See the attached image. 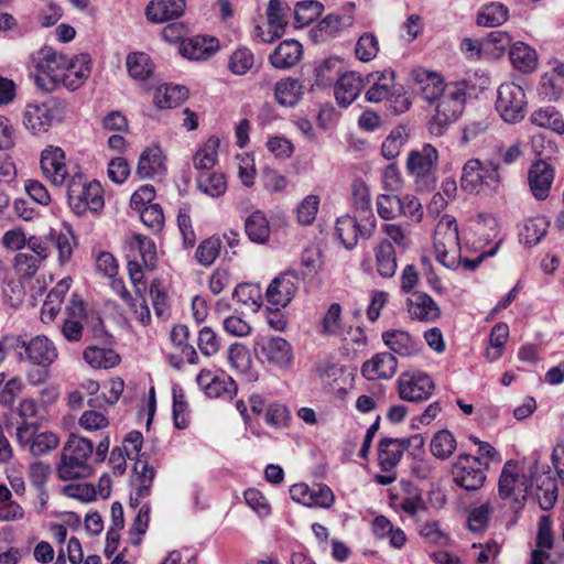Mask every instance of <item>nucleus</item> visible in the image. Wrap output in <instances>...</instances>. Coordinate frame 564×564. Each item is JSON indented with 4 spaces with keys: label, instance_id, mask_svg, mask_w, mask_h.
I'll return each instance as SVG.
<instances>
[{
    "label": "nucleus",
    "instance_id": "obj_27",
    "mask_svg": "<svg viewBox=\"0 0 564 564\" xmlns=\"http://www.w3.org/2000/svg\"><path fill=\"white\" fill-rule=\"evenodd\" d=\"M303 55L302 44L295 40H285L269 56L274 68L288 69L296 65Z\"/></svg>",
    "mask_w": 564,
    "mask_h": 564
},
{
    "label": "nucleus",
    "instance_id": "obj_20",
    "mask_svg": "<svg viewBox=\"0 0 564 564\" xmlns=\"http://www.w3.org/2000/svg\"><path fill=\"white\" fill-rule=\"evenodd\" d=\"M554 181L553 167L543 160L533 162L528 171V183L535 199L545 200L549 197Z\"/></svg>",
    "mask_w": 564,
    "mask_h": 564
},
{
    "label": "nucleus",
    "instance_id": "obj_41",
    "mask_svg": "<svg viewBox=\"0 0 564 564\" xmlns=\"http://www.w3.org/2000/svg\"><path fill=\"white\" fill-rule=\"evenodd\" d=\"M289 7H284L280 0H270L267 9L268 17V25L270 28V32L272 33L271 37L264 40L265 42H271L274 39L281 37L284 32V28L288 24L286 21V11Z\"/></svg>",
    "mask_w": 564,
    "mask_h": 564
},
{
    "label": "nucleus",
    "instance_id": "obj_38",
    "mask_svg": "<svg viewBox=\"0 0 564 564\" xmlns=\"http://www.w3.org/2000/svg\"><path fill=\"white\" fill-rule=\"evenodd\" d=\"M482 172L484 163L480 160H468L462 169V188L469 193H479L484 185Z\"/></svg>",
    "mask_w": 564,
    "mask_h": 564
},
{
    "label": "nucleus",
    "instance_id": "obj_54",
    "mask_svg": "<svg viewBox=\"0 0 564 564\" xmlns=\"http://www.w3.org/2000/svg\"><path fill=\"white\" fill-rule=\"evenodd\" d=\"M58 444L59 438L53 432L36 433L29 447V452L33 456H42L55 449Z\"/></svg>",
    "mask_w": 564,
    "mask_h": 564
},
{
    "label": "nucleus",
    "instance_id": "obj_32",
    "mask_svg": "<svg viewBox=\"0 0 564 564\" xmlns=\"http://www.w3.org/2000/svg\"><path fill=\"white\" fill-rule=\"evenodd\" d=\"M415 82L422 98L431 104H435L446 88L438 74L427 70L416 72Z\"/></svg>",
    "mask_w": 564,
    "mask_h": 564
},
{
    "label": "nucleus",
    "instance_id": "obj_45",
    "mask_svg": "<svg viewBox=\"0 0 564 564\" xmlns=\"http://www.w3.org/2000/svg\"><path fill=\"white\" fill-rule=\"evenodd\" d=\"M245 230L253 242L263 243L270 236L269 221L260 210L253 212L245 223Z\"/></svg>",
    "mask_w": 564,
    "mask_h": 564
},
{
    "label": "nucleus",
    "instance_id": "obj_52",
    "mask_svg": "<svg viewBox=\"0 0 564 564\" xmlns=\"http://www.w3.org/2000/svg\"><path fill=\"white\" fill-rule=\"evenodd\" d=\"M341 306L333 303L321 321V333L327 336H336L341 333Z\"/></svg>",
    "mask_w": 564,
    "mask_h": 564
},
{
    "label": "nucleus",
    "instance_id": "obj_15",
    "mask_svg": "<svg viewBox=\"0 0 564 564\" xmlns=\"http://www.w3.org/2000/svg\"><path fill=\"white\" fill-rule=\"evenodd\" d=\"M58 105L55 101L29 104L23 113V124L32 134L47 132L56 118Z\"/></svg>",
    "mask_w": 564,
    "mask_h": 564
},
{
    "label": "nucleus",
    "instance_id": "obj_44",
    "mask_svg": "<svg viewBox=\"0 0 564 564\" xmlns=\"http://www.w3.org/2000/svg\"><path fill=\"white\" fill-rule=\"evenodd\" d=\"M509 18L508 8L500 2L485 4L477 14V23L481 26L495 28L505 23Z\"/></svg>",
    "mask_w": 564,
    "mask_h": 564
},
{
    "label": "nucleus",
    "instance_id": "obj_33",
    "mask_svg": "<svg viewBox=\"0 0 564 564\" xmlns=\"http://www.w3.org/2000/svg\"><path fill=\"white\" fill-rule=\"evenodd\" d=\"M510 61L516 69L529 74L538 66V54L524 42H516L509 51Z\"/></svg>",
    "mask_w": 564,
    "mask_h": 564
},
{
    "label": "nucleus",
    "instance_id": "obj_25",
    "mask_svg": "<svg viewBox=\"0 0 564 564\" xmlns=\"http://www.w3.org/2000/svg\"><path fill=\"white\" fill-rule=\"evenodd\" d=\"M564 93V63L555 61L551 70L544 73L539 85V94L549 101L557 100Z\"/></svg>",
    "mask_w": 564,
    "mask_h": 564
},
{
    "label": "nucleus",
    "instance_id": "obj_51",
    "mask_svg": "<svg viewBox=\"0 0 564 564\" xmlns=\"http://www.w3.org/2000/svg\"><path fill=\"white\" fill-rule=\"evenodd\" d=\"M254 65V55L251 50L241 47L236 50L229 57L228 67L235 75H245Z\"/></svg>",
    "mask_w": 564,
    "mask_h": 564
},
{
    "label": "nucleus",
    "instance_id": "obj_26",
    "mask_svg": "<svg viewBox=\"0 0 564 564\" xmlns=\"http://www.w3.org/2000/svg\"><path fill=\"white\" fill-rule=\"evenodd\" d=\"M365 80L360 74L348 72L343 74L335 84V97L339 105L347 107L360 94Z\"/></svg>",
    "mask_w": 564,
    "mask_h": 564
},
{
    "label": "nucleus",
    "instance_id": "obj_22",
    "mask_svg": "<svg viewBox=\"0 0 564 564\" xmlns=\"http://www.w3.org/2000/svg\"><path fill=\"white\" fill-rule=\"evenodd\" d=\"M135 173L141 178H153L166 173V158L159 145H151L141 152Z\"/></svg>",
    "mask_w": 564,
    "mask_h": 564
},
{
    "label": "nucleus",
    "instance_id": "obj_21",
    "mask_svg": "<svg viewBox=\"0 0 564 564\" xmlns=\"http://www.w3.org/2000/svg\"><path fill=\"white\" fill-rule=\"evenodd\" d=\"M365 83L369 86L366 99L370 102H381L393 97L394 73L391 69L373 72L367 75Z\"/></svg>",
    "mask_w": 564,
    "mask_h": 564
},
{
    "label": "nucleus",
    "instance_id": "obj_49",
    "mask_svg": "<svg viewBox=\"0 0 564 564\" xmlns=\"http://www.w3.org/2000/svg\"><path fill=\"white\" fill-rule=\"evenodd\" d=\"M509 337V327L505 323L496 324L490 333L489 347L486 349V357L490 361H495L503 352L505 345Z\"/></svg>",
    "mask_w": 564,
    "mask_h": 564
},
{
    "label": "nucleus",
    "instance_id": "obj_63",
    "mask_svg": "<svg viewBox=\"0 0 564 564\" xmlns=\"http://www.w3.org/2000/svg\"><path fill=\"white\" fill-rule=\"evenodd\" d=\"M140 209V218L147 227L154 231H158L163 227L164 215L159 204H150Z\"/></svg>",
    "mask_w": 564,
    "mask_h": 564
},
{
    "label": "nucleus",
    "instance_id": "obj_48",
    "mask_svg": "<svg viewBox=\"0 0 564 564\" xmlns=\"http://www.w3.org/2000/svg\"><path fill=\"white\" fill-rule=\"evenodd\" d=\"M430 448L434 457L445 460L455 452L456 440L449 431L442 430L432 437Z\"/></svg>",
    "mask_w": 564,
    "mask_h": 564
},
{
    "label": "nucleus",
    "instance_id": "obj_57",
    "mask_svg": "<svg viewBox=\"0 0 564 564\" xmlns=\"http://www.w3.org/2000/svg\"><path fill=\"white\" fill-rule=\"evenodd\" d=\"M378 215L386 220L395 219L400 216V197L390 194H380L376 202Z\"/></svg>",
    "mask_w": 564,
    "mask_h": 564
},
{
    "label": "nucleus",
    "instance_id": "obj_34",
    "mask_svg": "<svg viewBox=\"0 0 564 564\" xmlns=\"http://www.w3.org/2000/svg\"><path fill=\"white\" fill-rule=\"evenodd\" d=\"M220 141L217 137L208 138L194 153L193 165L199 172H209L218 162Z\"/></svg>",
    "mask_w": 564,
    "mask_h": 564
},
{
    "label": "nucleus",
    "instance_id": "obj_37",
    "mask_svg": "<svg viewBox=\"0 0 564 564\" xmlns=\"http://www.w3.org/2000/svg\"><path fill=\"white\" fill-rule=\"evenodd\" d=\"M188 96V90L184 86L162 85L155 89L153 101L160 109H170L177 107Z\"/></svg>",
    "mask_w": 564,
    "mask_h": 564
},
{
    "label": "nucleus",
    "instance_id": "obj_9",
    "mask_svg": "<svg viewBox=\"0 0 564 564\" xmlns=\"http://www.w3.org/2000/svg\"><path fill=\"white\" fill-rule=\"evenodd\" d=\"M486 467L478 457L459 455L452 465L453 481L467 491L478 490L486 480Z\"/></svg>",
    "mask_w": 564,
    "mask_h": 564
},
{
    "label": "nucleus",
    "instance_id": "obj_4",
    "mask_svg": "<svg viewBox=\"0 0 564 564\" xmlns=\"http://www.w3.org/2000/svg\"><path fill=\"white\" fill-rule=\"evenodd\" d=\"M434 251L436 259L445 268L456 269L460 263V242L455 218L444 215L434 231Z\"/></svg>",
    "mask_w": 564,
    "mask_h": 564
},
{
    "label": "nucleus",
    "instance_id": "obj_59",
    "mask_svg": "<svg viewBox=\"0 0 564 564\" xmlns=\"http://www.w3.org/2000/svg\"><path fill=\"white\" fill-rule=\"evenodd\" d=\"M405 140L406 135L402 128H397L392 130L390 134L386 138V140L382 142V155L388 160L397 158L400 154L401 149L405 143Z\"/></svg>",
    "mask_w": 564,
    "mask_h": 564
},
{
    "label": "nucleus",
    "instance_id": "obj_43",
    "mask_svg": "<svg viewBox=\"0 0 564 564\" xmlns=\"http://www.w3.org/2000/svg\"><path fill=\"white\" fill-rule=\"evenodd\" d=\"M214 39L206 40L200 37L189 39L181 45V53L184 57L192 61L208 58L216 50Z\"/></svg>",
    "mask_w": 564,
    "mask_h": 564
},
{
    "label": "nucleus",
    "instance_id": "obj_7",
    "mask_svg": "<svg viewBox=\"0 0 564 564\" xmlns=\"http://www.w3.org/2000/svg\"><path fill=\"white\" fill-rule=\"evenodd\" d=\"M41 170L53 186H67L72 174L76 170H80L78 165L68 163L66 154L59 147L48 145L41 153Z\"/></svg>",
    "mask_w": 564,
    "mask_h": 564
},
{
    "label": "nucleus",
    "instance_id": "obj_50",
    "mask_svg": "<svg viewBox=\"0 0 564 564\" xmlns=\"http://www.w3.org/2000/svg\"><path fill=\"white\" fill-rule=\"evenodd\" d=\"M549 221L544 217H534L525 221L521 238L527 246H534L545 236Z\"/></svg>",
    "mask_w": 564,
    "mask_h": 564
},
{
    "label": "nucleus",
    "instance_id": "obj_3",
    "mask_svg": "<svg viewBox=\"0 0 564 564\" xmlns=\"http://www.w3.org/2000/svg\"><path fill=\"white\" fill-rule=\"evenodd\" d=\"M67 200L72 210L82 216L86 212H99L104 208L105 200L101 184L88 181L82 170H76L67 183Z\"/></svg>",
    "mask_w": 564,
    "mask_h": 564
},
{
    "label": "nucleus",
    "instance_id": "obj_1",
    "mask_svg": "<svg viewBox=\"0 0 564 564\" xmlns=\"http://www.w3.org/2000/svg\"><path fill=\"white\" fill-rule=\"evenodd\" d=\"M94 453L91 441L86 437L70 434L62 449L59 462L56 465V476L59 480H75L87 478L93 474L89 459Z\"/></svg>",
    "mask_w": 564,
    "mask_h": 564
},
{
    "label": "nucleus",
    "instance_id": "obj_47",
    "mask_svg": "<svg viewBox=\"0 0 564 564\" xmlns=\"http://www.w3.org/2000/svg\"><path fill=\"white\" fill-rule=\"evenodd\" d=\"M127 68L130 76L137 80H145L153 74V63L145 53H132L127 57Z\"/></svg>",
    "mask_w": 564,
    "mask_h": 564
},
{
    "label": "nucleus",
    "instance_id": "obj_60",
    "mask_svg": "<svg viewBox=\"0 0 564 564\" xmlns=\"http://www.w3.org/2000/svg\"><path fill=\"white\" fill-rule=\"evenodd\" d=\"M382 231L390 242L392 241L400 248L406 249L411 245V232L401 224H384Z\"/></svg>",
    "mask_w": 564,
    "mask_h": 564
},
{
    "label": "nucleus",
    "instance_id": "obj_42",
    "mask_svg": "<svg viewBox=\"0 0 564 564\" xmlns=\"http://www.w3.org/2000/svg\"><path fill=\"white\" fill-rule=\"evenodd\" d=\"M84 359L96 369L112 368L120 362V357L113 349L98 346H90L86 348L84 351Z\"/></svg>",
    "mask_w": 564,
    "mask_h": 564
},
{
    "label": "nucleus",
    "instance_id": "obj_28",
    "mask_svg": "<svg viewBox=\"0 0 564 564\" xmlns=\"http://www.w3.org/2000/svg\"><path fill=\"white\" fill-rule=\"evenodd\" d=\"M185 9V0H152L147 9V18L154 23H163L181 17Z\"/></svg>",
    "mask_w": 564,
    "mask_h": 564
},
{
    "label": "nucleus",
    "instance_id": "obj_18",
    "mask_svg": "<svg viewBox=\"0 0 564 564\" xmlns=\"http://www.w3.org/2000/svg\"><path fill=\"white\" fill-rule=\"evenodd\" d=\"M19 346L24 348L32 364L43 368L50 367L58 358L55 344L44 335L35 336L30 341L20 340Z\"/></svg>",
    "mask_w": 564,
    "mask_h": 564
},
{
    "label": "nucleus",
    "instance_id": "obj_2",
    "mask_svg": "<svg viewBox=\"0 0 564 564\" xmlns=\"http://www.w3.org/2000/svg\"><path fill=\"white\" fill-rule=\"evenodd\" d=\"M467 83L465 80L446 84L435 105V113L429 122V131L435 137H441L447 128L464 112L467 99Z\"/></svg>",
    "mask_w": 564,
    "mask_h": 564
},
{
    "label": "nucleus",
    "instance_id": "obj_19",
    "mask_svg": "<svg viewBox=\"0 0 564 564\" xmlns=\"http://www.w3.org/2000/svg\"><path fill=\"white\" fill-rule=\"evenodd\" d=\"M196 381L209 398L229 400L237 393L236 382L225 373L214 376L209 370H202Z\"/></svg>",
    "mask_w": 564,
    "mask_h": 564
},
{
    "label": "nucleus",
    "instance_id": "obj_62",
    "mask_svg": "<svg viewBox=\"0 0 564 564\" xmlns=\"http://www.w3.org/2000/svg\"><path fill=\"white\" fill-rule=\"evenodd\" d=\"M197 346L205 356H214L220 348L219 339L210 327H203L198 333Z\"/></svg>",
    "mask_w": 564,
    "mask_h": 564
},
{
    "label": "nucleus",
    "instance_id": "obj_14",
    "mask_svg": "<svg viewBox=\"0 0 564 564\" xmlns=\"http://www.w3.org/2000/svg\"><path fill=\"white\" fill-rule=\"evenodd\" d=\"M299 275L293 271H288L274 278L269 284L265 297L268 303L275 307H285L295 296L299 290Z\"/></svg>",
    "mask_w": 564,
    "mask_h": 564
},
{
    "label": "nucleus",
    "instance_id": "obj_39",
    "mask_svg": "<svg viewBox=\"0 0 564 564\" xmlns=\"http://www.w3.org/2000/svg\"><path fill=\"white\" fill-rule=\"evenodd\" d=\"M50 241L51 248L54 247L57 250L59 263H67L70 260L74 247L76 246L75 236L72 229L65 226L64 229L59 231L51 230Z\"/></svg>",
    "mask_w": 564,
    "mask_h": 564
},
{
    "label": "nucleus",
    "instance_id": "obj_12",
    "mask_svg": "<svg viewBox=\"0 0 564 564\" xmlns=\"http://www.w3.org/2000/svg\"><path fill=\"white\" fill-rule=\"evenodd\" d=\"M254 351L262 362L276 368H289L293 360L290 343L279 336L259 338L254 344Z\"/></svg>",
    "mask_w": 564,
    "mask_h": 564
},
{
    "label": "nucleus",
    "instance_id": "obj_53",
    "mask_svg": "<svg viewBox=\"0 0 564 564\" xmlns=\"http://www.w3.org/2000/svg\"><path fill=\"white\" fill-rule=\"evenodd\" d=\"M221 241L219 237H210L205 239L196 249L195 257L197 261L208 267L213 264L219 254Z\"/></svg>",
    "mask_w": 564,
    "mask_h": 564
},
{
    "label": "nucleus",
    "instance_id": "obj_13",
    "mask_svg": "<svg viewBox=\"0 0 564 564\" xmlns=\"http://www.w3.org/2000/svg\"><path fill=\"white\" fill-rule=\"evenodd\" d=\"M434 382L422 371H406L398 378L399 397L408 402H423L434 391Z\"/></svg>",
    "mask_w": 564,
    "mask_h": 564
},
{
    "label": "nucleus",
    "instance_id": "obj_40",
    "mask_svg": "<svg viewBox=\"0 0 564 564\" xmlns=\"http://www.w3.org/2000/svg\"><path fill=\"white\" fill-rule=\"evenodd\" d=\"M197 187L209 197L217 198L227 191V180L220 172H199L196 177Z\"/></svg>",
    "mask_w": 564,
    "mask_h": 564
},
{
    "label": "nucleus",
    "instance_id": "obj_31",
    "mask_svg": "<svg viewBox=\"0 0 564 564\" xmlns=\"http://www.w3.org/2000/svg\"><path fill=\"white\" fill-rule=\"evenodd\" d=\"M382 340L401 357H411L420 352L419 344L404 330H387L382 334Z\"/></svg>",
    "mask_w": 564,
    "mask_h": 564
},
{
    "label": "nucleus",
    "instance_id": "obj_5",
    "mask_svg": "<svg viewBox=\"0 0 564 564\" xmlns=\"http://www.w3.org/2000/svg\"><path fill=\"white\" fill-rule=\"evenodd\" d=\"M67 59L68 56L57 53L51 46H44L34 52L31 55V61L37 72L35 75L36 86L47 93L56 90Z\"/></svg>",
    "mask_w": 564,
    "mask_h": 564
},
{
    "label": "nucleus",
    "instance_id": "obj_8",
    "mask_svg": "<svg viewBox=\"0 0 564 564\" xmlns=\"http://www.w3.org/2000/svg\"><path fill=\"white\" fill-rule=\"evenodd\" d=\"M410 446L409 438H382L378 447V464L384 475H376L380 485H390L397 479L394 468L401 460L404 451Z\"/></svg>",
    "mask_w": 564,
    "mask_h": 564
},
{
    "label": "nucleus",
    "instance_id": "obj_35",
    "mask_svg": "<svg viewBox=\"0 0 564 564\" xmlns=\"http://www.w3.org/2000/svg\"><path fill=\"white\" fill-rule=\"evenodd\" d=\"M303 96V85L299 79L288 77L275 84L274 98L285 107L295 106Z\"/></svg>",
    "mask_w": 564,
    "mask_h": 564
},
{
    "label": "nucleus",
    "instance_id": "obj_23",
    "mask_svg": "<svg viewBox=\"0 0 564 564\" xmlns=\"http://www.w3.org/2000/svg\"><path fill=\"white\" fill-rule=\"evenodd\" d=\"M406 307L410 317L420 322H434L441 315L438 305L423 292L412 293L406 300Z\"/></svg>",
    "mask_w": 564,
    "mask_h": 564
},
{
    "label": "nucleus",
    "instance_id": "obj_58",
    "mask_svg": "<svg viewBox=\"0 0 564 564\" xmlns=\"http://www.w3.org/2000/svg\"><path fill=\"white\" fill-rule=\"evenodd\" d=\"M228 360L230 366L241 373H247L250 369L251 358L249 350L242 344H232L228 349Z\"/></svg>",
    "mask_w": 564,
    "mask_h": 564
},
{
    "label": "nucleus",
    "instance_id": "obj_46",
    "mask_svg": "<svg viewBox=\"0 0 564 564\" xmlns=\"http://www.w3.org/2000/svg\"><path fill=\"white\" fill-rule=\"evenodd\" d=\"M324 11V4L317 0L299 1L294 7V24L303 28L312 23Z\"/></svg>",
    "mask_w": 564,
    "mask_h": 564
},
{
    "label": "nucleus",
    "instance_id": "obj_61",
    "mask_svg": "<svg viewBox=\"0 0 564 564\" xmlns=\"http://www.w3.org/2000/svg\"><path fill=\"white\" fill-rule=\"evenodd\" d=\"M536 499L543 510H550L554 507L557 500V486L550 477H546L538 488Z\"/></svg>",
    "mask_w": 564,
    "mask_h": 564
},
{
    "label": "nucleus",
    "instance_id": "obj_30",
    "mask_svg": "<svg viewBox=\"0 0 564 564\" xmlns=\"http://www.w3.org/2000/svg\"><path fill=\"white\" fill-rule=\"evenodd\" d=\"M375 265L382 278H392L397 271V254L392 242L382 239L373 249Z\"/></svg>",
    "mask_w": 564,
    "mask_h": 564
},
{
    "label": "nucleus",
    "instance_id": "obj_29",
    "mask_svg": "<svg viewBox=\"0 0 564 564\" xmlns=\"http://www.w3.org/2000/svg\"><path fill=\"white\" fill-rule=\"evenodd\" d=\"M133 470L135 496L130 498V503L131 506L137 507L142 499L150 495V489L155 477V470L147 460L143 459H137Z\"/></svg>",
    "mask_w": 564,
    "mask_h": 564
},
{
    "label": "nucleus",
    "instance_id": "obj_16",
    "mask_svg": "<svg viewBox=\"0 0 564 564\" xmlns=\"http://www.w3.org/2000/svg\"><path fill=\"white\" fill-rule=\"evenodd\" d=\"M368 226H360L352 216L345 215L337 219L335 232L343 246L351 250L357 246L358 239H368L372 236L376 228V219L370 214Z\"/></svg>",
    "mask_w": 564,
    "mask_h": 564
},
{
    "label": "nucleus",
    "instance_id": "obj_56",
    "mask_svg": "<svg viewBox=\"0 0 564 564\" xmlns=\"http://www.w3.org/2000/svg\"><path fill=\"white\" fill-rule=\"evenodd\" d=\"M39 258L31 253L20 252L13 259V267L20 279L30 280L40 268Z\"/></svg>",
    "mask_w": 564,
    "mask_h": 564
},
{
    "label": "nucleus",
    "instance_id": "obj_36",
    "mask_svg": "<svg viewBox=\"0 0 564 564\" xmlns=\"http://www.w3.org/2000/svg\"><path fill=\"white\" fill-rule=\"evenodd\" d=\"M372 531L378 539H389V544L394 549H401L406 542V535L400 528L393 527L384 516H378L372 521Z\"/></svg>",
    "mask_w": 564,
    "mask_h": 564
},
{
    "label": "nucleus",
    "instance_id": "obj_64",
    "mask_svg": "<svg viewBox=\"0 0 564 564\" xmlns=\"http://www.w3.org/2000/svg\"><path fill=\"white\" fill-rule=\"evenodd\" d=\"M319 198L316 195L306 196L297 207V219L302 225H311L316 217Z\"/></svg>",
    "mask_w": 564,
    "mask_h": 564
},
{
    "label": "nucleus",
    "instance_id": "obj_10",
    "mask_svg": "<svg viewBox=\"0 0 564 564\" xmlns=\"http://www.w3.org/2000/svg\"><path fill=\"white\" fill-rule=\"evenodd\" d=\"M437 159V150L431 144H425L421 150L409 153L406 170L415 178L419 186L430 187L434 183Z\"/></svg>",
    "mask_w": 564,
    "mask_h": 564
},
{
    "label": "nucleus",
    "instance_id": "obj_17",
    "mask_svg": "<svg viewBox=\"0 0 564 564\" xmlns=\"http://www.w3.org/2000/svg\"><path fill=\"white\" fill-rule=\"evenodd\" d=\"M91 72V58L88 54L82 53L68 58L58 86L63 85L69 90H76L84 85Z\"/></svg>",
    "mask_w": 564,
    "mask_h": 564
},
{
    "label": "nucleus",
    "instance_id": "obj_6",
    "mask_svg": "<svg viewBox=\"0 0 564 564\" xmlns=\"http://www.w3.org/2000/svg\"><path fill=\"white\" fill-rule=\"evenodd\" d=\"M528 99L524 88L516 83L508 82L499 86L497 91L496 110L503 121L517 123L527 113Z\"/></svg>",
    "mask_w": 564,
    "mask_h": 564
},
{
    "label": "nucleus",
    "instance_id": "obj_55",
    "mask_svg": "<svg viewBox=\"0 0 564 564\" xmlns=\"http://www.w3.org/2000/svg\"><path fill=\"white\" fill-rule=\"evenodd\" d=\"M379 52V42L375 34L365 33L362 34L355 47V53L358 59L362 62L372 61Z\"/></svg>",
    "mask_w": 564,
    "mask_h": 564
},
{
    "label": "nucleus",
    "instance_id": "obj_24",
    "mask_svg": "<svg viewBox=\"0 0 564 564\" xmlns=\"http://www.w3.org/2000/svg\"><path fill=\"white\" fill-rule=\"evenodd\" d=\"M397 368L398 361L392 354L380 352L364 362L361 373L368 380L390 379L394 376Z\"/></svg>",
    "mask_w": 564,
    "mask_h": 564
},
{
    "label": "nucleus",
    "instance_id": "obj_11",
    "mask_svg": "<svg viewBox=\"0 0 564 564\" xmlns=\"http://www.w3.org/2000/svg\"><path fill=\"white\" fill-rule=\"evenodd\" d=\"M529 484L524 476H520L518 465L508 460L499 477L498 491L502 499H510L514 508H521L527 499Z\"/></svg>",
    "mask_w": 564,
    "mask_h": 564
}]
</instances>
